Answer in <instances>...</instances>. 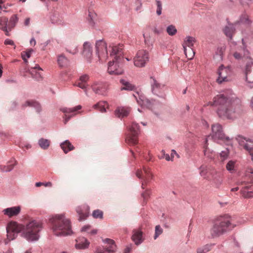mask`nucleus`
I'll list each match as a JSON object with an SVG mask.
<instances>
[{
  "instance_id": "53",
  "label": "nucleus",
  "mask_w": 253,
  "mask_h": 253,
  "mask_svg": "<svg viewBox=\"0 0 253 253\" xmlns=\"http://www.w3.org/2000/svg\"><path fill=\"white\" fill-rule=\"evenodd\" d=\"M156 4L157 6L156 12L158 15H160L162 13V4L160 0H156Z\"/></svg>"
},
{
  "instance_id": "30",
  "label": "nucleus",
  "mask_w": 253,
  "mask_h": 253,
  "mask_svg": "<svg viewBox=\"0 0 253 253\" xmlns=\"http://www.w3.org/2000/svg\"><path fill=\"white\" fill-rule=\"evenodd\" d=\"M235 31V25L232 24H229L226 26L224 30V33L225 35L229 37L230 39H232L233 34Z\"/></svg>"
},
{
  "instance_id": "34",
  "label": "nucleus",
  "mask_w": 253,
  "mask_h": 253,
  "mask_svg": "<svg viewBox=\"0 0 253 253\" xmlns=\"http://www.w3.org/2000/svg\"><path fill=\"white\" fill-rule=\"evenodd\" d=\"M137 103L141 106L146 107L150 109L152 107L153 104V101L144 98H143V99L139 98V100H137Z\"/></svg>"
},
{
  "instance_id": "25",
  "label": "nucleus",
  "mask_w": 253,
  "mask_h": 253,
  "mask_svg": "<svg viewBox=\"0 0 253 253\" xmlns=\"http://www.w3.org/2000/svg\"><path fill=\"white\" fill-rule=\"evenodd\" d=\"M8 18L5 17H0V29L5 32V34L7 36H9V31L8 26Z\"/></svg>"
},
{
  "instance_id": "15",
  "label": "nucleus",
  "mask_w": 253,
  "mask_h": 253,
  "mask_svg": "<svg viewBox=\"0 0 253 253\" xmlns=\"http://www.w3.org/2000/svg\"><path fill=\"white\" fill-rule=\"evenodd\" d=\"M81 109L82 106L80 105L72 108H63L62 111L65 114L64 121V124H66L71 117L76 115V112Z\"/></svg>"
},
{
  "instance_id": "49",
  "label": "nucleus",
  "mask_w": 253,
  "mask_h": 253,
  "mask_svg": "<svg viewBox=\"0 0 253 253\" xmlns=\"http://www.w3.org/2000/svg\"><path fill=\"white\" fill-rule=\"evenodd\" d=\"M229 150L227 149H225L224 150L221 151L219 154L220 159L221 161H223L226 160L229 155Z\"/></svg>"
},
{
  "instance_id": "21",
  "label": "nucleus",
  "mask_w": 253,
  "mask_h": 253,
  "mask_svg": "<svg viewBox=\"0 0 253 253\" xmlns=\"http://www.w3.org/2000/svg\"><path fill=\"white\" fill-rule=\"evenodd\" d=\"M42 71V69L39 65H36L34 67H32L29 70V73L33 78L37 80H40L42 79L41 72Z\"/></svg>"
},
{
  "instance_id": "1",
  "label": "nucleus",
  "mask_w": 253,
  "mask_h": 253,
  "mask_svg": "<svg viewBox=\"0 0 253 253\" xmlns=\"http://www.w3.org/2000/svg\"><path fill=\"white\" fill-rule=\"evenodd\" d=\"M206 105L218 106L216 113L222 119L234 120L237 117V111L241 106V100L232 91L229 90L214 97L212 101Z\"/></svg>"
},
{
  "instance_id": "40",
  "label": "nucleus",
  "mask_w": 253,
  "mask_h": 253,
  "mask_svg": "<svg viewBox=\"0 0 253 253\" xmlns=\"http://www.w3.org/2000/svg\"><path fill=\"white\" fill-rule=\"evenodd\" d=\"M89 242L86 239H83V240L76 244L77 248L84 249L89 246Z\"/></svg>"
},
{
  "instance_id": "27",
  "label": "nucleus",
  "mask_w": 253,
  "mask_h": 253,
  "mask_svg": "<svg viewBox=\"0 0 253 253\" xmlns=\"http://www.w3.org/2000/svg\"><path fill=\"white\" fill-rule=\"evenodd\" d=\"M142 232L139 230H134L132 236V240L134 242L136 245H139L142 242Z\"/></svg>"
},
{
  "instance_id": "4",
  "label": "nucleus",
  "mask_w": 253,
  "mask_h": 253,
  "mask_svg": "<svg viewBox=\"0 0 253 253\" xmlns=\"http://www.w3.org/2000/svg\"><path fill=\"white\" fill-rule=\"evenodd\" d=\"M50 221L54 235L57 236H66L72 233L70 221L64 214L56 215L50 219Z\"/></svg>"
},
{
  "instance_id": "45",
  "label": "nucleus",
  "mask_w": 253,
  "mask_h": 253,
  "mask_svg": "<svg viewBox=\"0 0 253 253\" xmlns=\"http://www.w3.org/2000/svg\"><path fill=\"white\" fill-rule=\"evenodd\" d=\"M16 161L15 160H12L10 162V164L6 166H4L2 169L3 171L8 172L11 170L16 165Z\"/></svg>"
},
{
  "instance_id": "51",
  "label": "nucleus",
  "mask_w": 253,
  "mask_h": 253,
  "mask_svg": "<svg viewBox=\"0 0 253 253\" xmlns=\"http://www.w3.org/2000/svg\"><path fill=\"white\" fill-rule=\"evenodd\" d=\"M163 229L160 225H157L155 227V235L154 236V239H156L158 236L163 233Z\"/></svg>"
},
{
  "instance_id": "46",
  "label": "nucleus",
  "mask_w": 253,
  "mask_h": 253,
  "mask_svg": "<svg viewBox=\"0 0 253 253\" xmlns=\"http://www.w3.org/2000/svg\"><path fill=\"white\" fill-rule=\"evenodd\" d=\"M167 32L169 36H174L177 33V30L173 25H169L167 28Z\"/></svg>"
},
{
  "instance_id": "16",
  "label": "nucleus",
  "mask_w": 253,
  "mask_h": 253,
  "mask_svg": "<svg viewBox=\"0 0 253 253\" xmlns=\"http://www.w3.org/2000/svg\"><path fill=\"white\" fill-rule=\"evenodd\" d=\"M76 211L79 215V220H85L88 216L89 208L87 205H84L77 207Z\"/></svg>"
},
{
  "instance_id": "60",
  "label": "nucleus",
  "mask_w": 253,
  "mask_h": 253,
  "mask_svg": "<svg viewBox=\"0 0 253 253\" xmlns=\"http://www.w3.org/2000/svg\"><path fill=\"white\" fill-rule=\"evenodd\" d=\"M238 186L236 187H235V188H233L231 189V191H238L240 188H241V191H240V192L241 193V190L242 189V186H239L238 185Z\"/></svg>"
},
{
  "instance_id": "14",
  "label": "nucleus",
  "mask_w": 253,
  "mask_h": 253,
  "mask_svg": "<svg viewBox=\"0 0 253 253\" xmlns=\"http://www.w3.org/2000/svg\"><path fill=\"white\" fill-rule=\"evenodd\" d=\"M237 140L239 145L249 153L253 161V140L247 139L242 136H238Z\"/></svg>"
},
{
  "instance_id": "10",
  "label": "nucleus",
  "mask_w": 253,
  "mask_h": 253,
  "mask_svg": "<svg viewBox=\"0 0 253 253\" xmlns=\"http://www.w3.org/2000/svg\"><path fill=\"white\" fill-rule=\"evenodd\" d=\"M149 58V54L146 50H140L133 58L134 65L137 67H143L148 61Z\"/></svg>"
},
{
  "instance_id": "26",
  "label": "nucleus",
  "mask_w": 253,
  "mask_h": 253,
  "mask_svg": "<svg viewBox=\"0 0 253 253\" xmlns=\"http://www.w3.org/2000/svg\"><path fill=\"white\" fill-rule=\"evenodd\" d=\"M150 83L152 92L154 94H157L160 90L164 86L163 85L160 84L156 79L152 77L151 78Z\"/></svg>"
},
{
  "instance_id": "29",
  "label": "nucleus",
  "mask_w": 253,
  "mask_h": 253,
  "mask_svg": "<svg viewBox=\"0 0 253 253\" xmlns=\"http://www.w3.org/2000/svg\"><path fill=\"white\" fill-rule=\"evenodd\" d=\"M213 181L217 187H219L222 183V174L219 172L215 171L212 176Z\"/></svg>"
},
{
  "instance_id": "63",
  "label": "nucleus",
  "mask_w": 253,
  "mask_h": 253,
  "mask_svg": "<svg viewBox=\"0 0 253 253\" xmlns=\"http://www.w3.org/2000/svg\"><path fill=\"white\" fill-rule=\"evenodd\" d=\"M30 18H26L24 21V25L26 26H28L30 24Z\"/></svg>"
},
{
  "instance_id": "42",
  "label": "nucleus",
  "mask_w": 253,
  "mask_h": 253,
  "mask_svg": "<svg viewBox=\"0 0 253 253\" xmlns=\"http://www.w3.org/2000/svg\"><path fill=\"white\" fill-rule=\"evenodd\" d=\"M39 144L43 149H46L50 145V141L44 138H41L39 140Z\"/></svg>"
},
{
  "instance_id": "2",
  "label": "nucleus",
  "mask_w": 253,
  "mask_h": 253,
  "mask_svg": "<svg viewBox=\"0 0 253 253\" xmlns=\"http://www.w3.org/2000/svg\"><path fill=\"white\" fill-rule=\"evenodd\" d=\"M21 236L28 242H36L40 238V233L43 226L41 221L30 219L25 224H19Z\"/></svg>"
},
{
  "instance_id": "18",
  "label": "nucleus",
  "mask_w": 253,
  "mask_h": 253,
  "mask_svg": "<svg viewBox=\"0 0 253 253\" xmlns=\"http://www.w3.org/2000/svg\"><path fill=\"white\" fill-rule=\"evenodd\" d=\"M242 42L243 48L238 49L237 51H235L233 53L234 57L237 60L241 59L243 58H248L249 57V51L245 48V45L243 43V40H242Z\"/></svg>"
},
{
  "instance_id": "55",
  "label": "nucleus",
  "mask_w": 253,
  "mask_h": 253,
  "mask_svg": "<svg viewBox=\"0 0 253 253\" xmlns=\"http://www.w3.org/2000/svg\"><path fill=\"white\" fill-rule=\"evenodd\" d=\"M150 192L149 190H147L142 194V196L144 199V201H146L149 197Z\"/></svg>"
},
{
  "instance_id": "38",
  "label": "nucleus",
  "mask_w": 253,
  "mask_h": 253,
  "mask_svg": "<svg viewBox=\"0 0 253 253\" xmlns=\"http://www.w3.org/2000/svg\"><path fill=\"white\" fill-rule=\"evenodd\" d=\"M23 107L31 106L35 107L38 112L40 111V105L36 101H27L24 104H23Z\"/></svg>"
},
{
  "instance_id": "19",
  "label": "nucleus",
  "mask_w": 253,
  "mask_h": 253,
  "mask_svg": "<svg viewBox=\"0 0 253 253\" xmlns=\"http://www.w3.org/2000/svg\"><path fill=\"white\" fill-rule=\"evenodd\" d=\"M91 88L96 94L105 95L106 91V86L102 83H94L91 85Z\"/></svg>"
},
{
  "instance_id": "58",
  "label": "nucleus",
  "mask_w": 253,
  "mask_h": 253,
  "mask_svg": "<svg viewBox=\"0 0 253 253\" xmlns=\"http://www.w3.org/2000/svg\"><path fill=\"white\" fill-rule=\"evenodd\" d=\"M94 253H105V250L101 247H98L96 248Z\"/></svg>"
},
{
  "instance_id": "17",
  "label": "nucleus",
  "mask_w": 253,
  "mask_h": 253,
  "mask_svg": "<svg viewBox=\"0 0 253 253\" xmlns=\"http://www.w3.org/2000/svg\"><path fill=\"white\" fill-rule=\"evenodd\" d=\"M253 61L251 60L247 63L245 68L246 80L249 84H253V69L252 68Z\"/></svg>"
},
{
  "instance_id": "59",
  "label": "nucleus",
  "mask_w": 253,
  "mask_h": 253,
  "mask_svg": "<svg viewBox=\"0 0 253 253\" xmlns=\"http://www.w3.org/2000/svg\"><path fill=\"white\" fill-rule=\"evenodd\" d=\"M4 44L6 45H14V42L10 39H6L4 41Z\"/></svg>"
},
{
  "instance_id": "54",
  "label": "nucleus",
  "mask_w": 253,
  "mask_h": 253,
  "mask_svg": "<svg viewBox=\"0 0 253 253\" xmlns=\"http://www.w3.org/2000/svg\"><path fill=\"white\" fill-rule=\"evenodd\" d=\"M240 22L245 24H250V21L249 19V16L246 14L243 15L241 18Z\"/></svg>"
},
{
  "instance_id": "61",
  "label": "nucleus",
  "mask_w": 253,
  "mask_h": 253,
  "mask_svg": "<svg viewBox=\"0 0 253 253\" xmlns=\"http://www.w3.org/2000/svg\"><path fill=\"white\" fill-rule=\"evenodd\" d=\"M30 43L32 46H35L36 44V41L34 38H32L30 40Z\"/></svg>"
},
{
  "instance_id": "12",
  "label": "nucleus",
  "mask_w": 253,
  "mask_h": 253,
  "mask_svg": "<svg viewBox=\"0 0 253 253\" xmlns=\"http://www.w3.org/2000/svg\"><path fill=\"white\" fill-rule=\"evenodd\" d=\"M96 53L97 54L100 60H105L108 57V52L107 49L106 43L103 40H99L96 42Z\"/></svg>"
},
{
  "instance_id": "22",
  "label": "nucleus",
  "mask_w": 253,
  "mask_h": 253,
  "mask_svg": "<svg viewBox=\"0 0 253 253\" xmlns=\"http://www.w3.org/2000/svg\"><path fill=\"white\" fill-rule=\"evenodd\" d=\"M103 242L109 245V246L105 247L104 249L105 252H107L109 253H113L116 251L117 247L114 240L109 238H106L103 240Z\"/></svg>"
},
{
  "instance_id": "9",
  "label": "nucleus",
  "mask_w": 253,
  "mask_h": 253,
  "mask_svg": "<svg viewBox=\"0 0 253 253\" xmlns=\"http://www.w3.org/2000/svg\"><path fill=\"white\" fill-rule=\"evenodd\" d=\"M19 224L14 221L9 222L7 227V239L5 240V244L16 238L18 233H20Z\"/></svg>"
},
{
  "instance_id": "3",
  "label": "nucleus",
  "mask_w": 253,
  "mask_h": 253,
  "mask_svg": "<svg viewBox=\"0 0 253 253\" xmlns=\"http://www.w3.org/2000/svg\"><path fill=\"white\" fill-rule=\"evenodd\" d=\"M239 223H236L230 216L225 215L218 217L214 221L211 229V234L212 237H218L232 229Z\"/></svg>"
},
{
  "instance_id": "13",
  "label": "nucleus",
  "mask_w": 253,
  "mask_h": 253,
  "mask_svg": "<svg viewBox=\"0 0 253 253\" xmlns=\"http://www.w3.org/2000/svg\"><path fill=\"white\" fill-rule=\"evenodd\" d=\"M136 176L140 179H142V188H145V186L147 183L153 177L152 173L149 170V168L144 167L143 170L138 169L136 173Z\"/></svg>"
},
{
  "instance_id": "41",
  "label": "nucleus",
  "mask_w": 253,
  "mask_h": 253,
  "mask_svg": "<svg viewBox=\"0 0 253 253\" xmlns=\"http://www.w3.org/2000/svg\"><path fill=\"white\" fill-rule=\"evenodd\" d=\"M57 61L58 64L61 67L66 66L68 63V59L63 55H59Z\"/></svg>"
},
{
  "instance_id": "44",
  "label": "nucleus",
  "mask_w": 253,
  "mask_h": 253,
  "mask_svg": "<svg viewBox=\"0 0 253 253\" xmlns=\"http://www.w3.org/2000/svg\"><path fill=\"white\" fill-rule=\"evenodd\" d=\"M211 246L210 245H206L202 247L198 248L197 249V253H207L211 250Z\"/></svg>"
},
{
  "instance_id": "57",
  "label": "nucleus",
  "mask_w": 253,
  "mask_h": 253,
  "mask_svg": "<svg viewBox=\"0 0 253 253\" xmlns=\"http://www.w3.org/2000/svg\"><path fill=\"white\" fill-rule=\"evenodd\" d=\"M240 3L244 6L249 5L250 2L253 0H239Z\"/></svg>"
},
{
  "instance_id": "11",
  "label": "nucleus",
  "mask_w": 253,
  "mask_h": 253,
  "mask_svg": "<svg viewBox=\"0 0 253 253\" xmlns=\"http://www.w3.org/2000/svg\"><path fill=\"white\" fill-rule=\"evenodd\" d=\"M139 127L137 124L133 123L129 128L130 134L127 136L126 141L129 145H135L138 142V135Z\"/></svg>"
},
{
  "instance_id": "37",
  "label": "nucleus",
  "mask_w": 253,
  "mask_h": 253,
  "mask_svg": "<svg viewBox=\"0 0 253 253\" xmlns=\"http://www.w3.org/2000/svg\"><path fill=\"white\" fill-rule=\"evenodd\" d=\"M18 21V17L16 15L12 16L10 19L8 24L9 31H11L12 29L15 26Z\"/></svg>"
},
{
  "instance_id": "8",
  "label": "nucleus",
  "mask_w": 253,
  "mask_h": 253,
  "mask_svg": "<svg viewBox=\"0 0 253 253\" xmlns=\"http://www.w3.org/2000/svg\"><path fill=\"white\" fill-rule=\"evenodd\" d=\"M232 72L229 66L225 67L221 65L219 67L218 71V77L216 80L218 84L229 82L231 80Z\"/></svg>"
},
{
  "instance_id": "56",
  "label": "nucleus",
  "mask_w": 253,
  "mask_h": 253,
  "mask_svg": "<svg viewBox=\"0 0 253 253\" xmlns=\"http://www.w3.org/2000/svg\"><path fill=\"white\" fill-rule=\"evenodd\" d=\"M88 79H89L88 76H87L86 75H84L81 76V77L80 78V79L79 80L82 82L87 84V82Z\"/></svg>"
},
{
  "instance_id": "36",
  "label": "nucleus",
  "mask_w": 253,
  "mask_h": 253,
  "mask_svg": "<svg viewBox=\"0 0 253 253\" xmlns=\"http://www.w3.org/2000/svg\"><path fill=\"white\" fill-rule=\"evenodd\" d=\"M97 15L93 11L89 10L88 16H87V20L91 26H94L95 24V21L96 19Z\"/></svg>"
},
{
  "instance_id": "28",
  "label": "nucleus",
  "mask_w": 253,
  "mask_h": 253,
  "mask_svg": "<svg viewBox=\"0 0 253 253\" xmlns=\"http://www.w3.org/2000/svg\"><path fill=\"white\" fill-rule=\"evenodd\" d=\"M196 40L194 38L192 37H187L185 38L182 46L183 48H193Z\"/></svg>"
},
{
  "instance_id": "52",
  "label": "nucleus",
  "mask_w": 253,
  "mask_h": 253,
  "mask_svg": "<svg viewBox=\"0 0 253 253\" xmlns=\"http://www.w3.org/2000/svg\"><path fill=\"white\" fill-rule=\"evenodd\" d=\"M90 226L89 225L84 226L82 229V232H88L91 235H94L97 233V231L96 229H93V230H91L90 232H88V230L90 229Z\"/></svg>"
},
{
  "instance_id": "24",
  "label": "nucleus",
  "mask_w": 253,
  "mask_h": 253,
  "mask_svg": "<svg viewBox=\"0 0 253 253\" xmlns=\"http://www.w3.org/2000/svg\"><path fill=\"white\" fill-rule=\"evenodd\" d=\"M92 47L90 42H85L83 44V54L87 59H90L92 56Z\"/></svg>"
},
{
  "instance_id": "23",
  "label": "nucleus",
  "mask_w": 253,
  "mask_h": 253,
  "mask_svg": "<svg viewBox=\"0 0 253 253\" xmlns=\"http://www.w3.org/2000/svg\"><path fill=\"white\" fill-rule=\"evenodd\" d=\"M130 111V108L127 107H118L115 111V114L118 118H123L127 116L129 114Z\"/></svg>"
},
{
  "instance_id": "64",
  "label": "nucleus",
  "mask_w": 253,
  "mask_h": 253,
  "mask_svg": "<svg viewBox=\"0 0 253 253\" xmlns=\"http://www.w3.org/2000/svg\"><path fill=\"white\" fill-rule=\"evenodd\" d=\"M131 251V248L127 247L125 250L124 253H129Z\"/></svg>"
},
{
  "instance_id": "62",
  "label": "nucleus",
  "mask_w": 253,
  "mask_h": 253,
  "mask_svg": "<svg viewBox=\"0 0 253 253\" xmlns=\"http://www.w3.org/2000/svg\"><path fill=\"white\" fill-rule=\"evenodd\" d=\"M45 187H51L52 186V183L51 182H47L46 183H43V185Z\"/></svg>"
},
{
  "instance_id": "39",
  "label": "nucleus",
  "mask_w": 253,
  "mask_h": 253,
  "mask_svg": "<svg viewBox=\"0 0 253 253\" xmlns=\"http://www.w3.org/2000/svg\"><path fill=\"white\" fill-rule=\"evenodd\" d=\"M185 54L188 59H192L195 55V51L193 48H183Z\"/></svg>"
},
{
  "instance_id": "35",
  "label": "nucleus",
  "mask_w": 253,
  "mask_h": 253,
  "mask_svg": "<svg viewBox=\"0 0 253 253\" xmlns=\"http://www.w3.org/2000/svg\"><path fill=\"white\" fill-rule=\"evenodd\" d=\"M66 51L69 53L75 54L78 52L77 45L74 42H69L67 44L66 47Z\"/></svg>"
},
{
  "instance_id": "6",
  "label": "nucleus",
  "mask_w": 253,
  "mask_h": 253,
  "mask_svg": "<svg viewBox=\"0 0 253 253\" xmlns=\"http://www.w3.org/2000/svg\"><path fill=\"white\" fill-rule=\"evenodd\" d=\"M253 183V168L248 166L245 168L242 179L237 183V185L242 186L241 194L245 198L253 197V189L250 184Z\"/></svg>"
},
{
  "instance_id": "47",
  "label": "nucleus",
  "mask_w": 253,
  "mask_h": 253,
  "mask_svg": "<svg viewBox=\"0 0 253 253\" xmlns=\"http://www.w3.org/2000/svg\"><path fill=\"white\" fill-rule=\"evenodd\" d=\"M33 50L32 49H30L29 51L22 52L21 53L22 59L26 63H28V60L27 58H29L30 57L31 53L33 52Z\"/></svg>"
},
{
  "instance_id": "31",
  "label": "nucleus",
  "mask_w": 253,
  "mask_h": 253,
  "mask_svg": "<svg viewBox=\"0 0 253 253\" xmlns=\"http://www.w3.org/2000/svg\"><path fill=\"white\" fill-rule=\"evenodd\" d=\"M120 83L123 85V86L121 88V90H133L135 88L134 85L124 79H121Z\"/></svg>"
},
{
  "instance_id": "20",
  "label": "nucleus",
  "mask_w": 253,
  "mask_h": 253,
  "mask_svg": "<svg viewBox=\"0 0 253 253\" xmlns=\"http://www.w3.org/2000/svg\"><path fill=\"white\" fill-rule=\"evenodd\" d=\"M20 211L21 207L16 206L5 209L2 211V212L4 215L10 218L14 216H17L18 214H19Z\"/></svg>"
},
{
  "instance_id": "50",
  "label": "nucleus",
  "mask_w": 253,
  "mask_h": 253,
  "mask_svg": "<svg viewBox=\"0 0 253 253\" xmlns=\"http://www.w3.org/2000/svg\"><path fill=\"white\" fill-rule=\"evenodd\" d=\"M92 216L95 218L102 219L103 218V212L99 210H95L92 213Z\"/></svg>"
},
{
  "instance_id": "5",
  "label": "nucleus",
  "mask_w": 253,
  "mask_h": 253,
  "mask_svg": "<svg viewBox=\"0 0 253 253\" xmlns=\"http://www.w3.org/2000/svg\"><path fill=\"white\" fill-rule=\"evenodd\" d=\"M111 48L110 55L113 58L112 61L108 63V72L112 75H120L123 72V70L118 64L123 59L122 45H118L109 46Z\"/></svg>"
},
{
  "instance_id": "48",
  "label": "nucleus",
  "mask_w": 253,
  "mask_h": 253,
  "mask_svg": "<svg viewBox=\"0 0 253 253\" xmlns=\"http://www.w3.org/2000/svg\"><path fill=\"white\" fill-rule=\"evenodd\" d=\"M75 85L83 89H84V91L86 94L87 95V92L86 90V87L87 86V84L82 82L79 80H78L77 82H76Z\"/></svg>"
},
{
  "instance_id": "7",
  "label": "nucleus",
  "mask_w": 253,
  "mask_h": 253,
  "mask_svg": "<svg viewBox=\"0 0 253 253\" xmlns=\"http://www.w3.org/2000/svg\"><path fill=\"white\" fill-rule=\"evenodd\" d=\"M211 130V136L214 141L221 140L227 144L231 143V139L225 136L221 125L218 123L212 125Z\"/></svg>"
},
{
  "instance_id": "32",
  "label": "nucleus",
  "mask_w": 253,
  "mask_h": 253,
  "mask_svg": "<svg viewBox=\"0 0 253 253\" xmlns=\"http://www.w3.org/2000/svg\"><path fill=\"white\" fill-rule=\"evenodd\" d=\"M60 146L65 153H67L68 152L74 149V147L68 140L65 141L61 144Z\"/></svg>"
},
{
  "instance_id": "43",
  "label": "nucleus",
  "mask_w": 253,
  "mask_h": 253,
  "mask_svg": "<svg viewBox=\"0 0 253 253\" xmlns=\"http://www.w3.org/2000/svg\"><path fill=\"white\" fill-rule=\"evenodd\" d=\"M236 166V161L232 160L229 161L226 166V168L227 170L230 171L231 173H233L235 171Z\"/></svg>"
},
{
  "instance_id": "33",
  "label": "nucleus",
  "mask_w": 253,
  "mask_h": 253,
  "mask_svg": "<svg viewBox=\"0 0 253 253\" xmlns=\"http://www.w3.org/2000/svg\"><path fill=\"white\" fill-rule=\"evenodd\" d=\"M108 106L107 102L105 101H101L93 105L95 109L98 110L101 112H106V108Z\"/></svg>"
}]
</instances>
